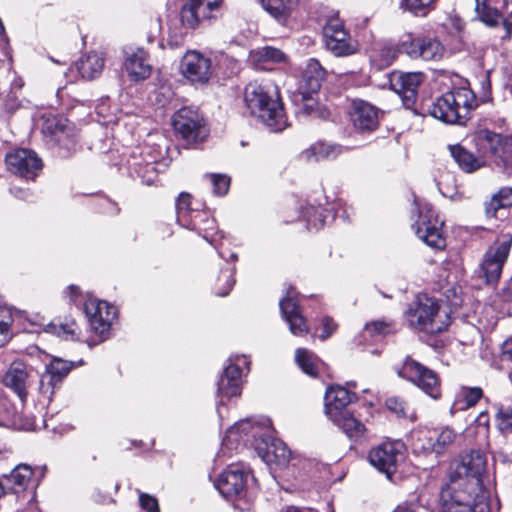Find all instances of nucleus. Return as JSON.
Instances as JSON below:
<instances>
[{"label":"nucleus","instance_id":"nucleus-1","mask_svg":"<svg viewBox=\"0 0 512 512\" xmlns=\"http://www.w3.org/2000/svg\"><path fill=\"white\" fill-rule=\"evenodd\" d=\"M488 494L476 479L470 482L451 478L440 494L441 512H491Z\"/></svg>","mask_w":512,"mask_h":512},{"label":"nucleus","instance_id":"nucleus-2","mask_svg":"<svg viewBox=\"0 0 512 512\" xmlns=\"http://www.w3.org/2000/svg\"><path fill=\"white\" fill-rule=\"evenodd\" d=\"M244 96L252 116L258 118L272 131H282L286 128L287 121L283 106L274 89L252 82L246 86Z\"/></svg>","mask_w":512,"mask_h":512},{"label":"nucleus","instance_id":"nucleus-3","mask_svg":"<svg viewBox=\"0 0 512 512\" xmlns=\"http://www.w3.org/2000/svg\"><path fill=\"white\" fill-rule=\"evenodd\" d=\"M477 100L469 88H457L438 97L429 107L432 117L448 124H465Z\"/></svg>","mask_w":512,"mask_h":512},{"label":"nucleus","instance_id":"nucleus-4","mask_svg":"<svg viewBox=\"0 0 512 512\" xmlns=\"http://www.w3.org/2000/svg\"><path fill=\"white\" fill-rule=\"evenodd\" d=\"M406 318L413 329L429 334L440 333L449 325L448 312L436 298L427 294L417 296L407 309Z\"/></svg>","mask_w":512,"mask_h":512},{"label":"nucleus","instance_id":"nucleus-5","mask_svg":"<svg viewBox=\"0 0 512 512\" xmlns=\"http://www.w3.org/2000/svg\"><path fill=\"white\" fill-rule=\"evenodd\" d=\"M395 371L399 377L409 381L429 397H441V379L438 373L411 356H407Z\"/></svg>","mask_w":512,"mask_h":512},{"label":"nucleus","instance_id":"nucleus-6","mask_svg":"<svg viewBox=\"0 0 512 512\" xmlns=\"http://www.w3.org/2000/svg\"><path fill=\"white\" fill-rule=\"evenodd\" d=\"M512 245L510 234L502 235L486 251L480 265V277L489 285L498 282Z\"/></svg>","mask_w":512,"mask_h":512},{"label":"nucleus","instance_id":"nucleus-7","mask_svg":"<svg viewBox=\"0 0 512 512\" xmlns=\"http://www.w3.org/2000/svg\"><path fill=\"white\" fill-rule=\"evenodd\" d=\"M172 125L187 145L202 142L208 135L203 117L189 107H183L173 115Z\"/></svg>","mask_w":512,"mask_h":512},{"label":"nucleus","instance_id":"nucleus-8","mask_svg":"<svg viewBox=\"0 0 512 512\" xmlns=\"http://www.w3.org/2000/svg\"><path fill=\"white\" fill-rule=\"evenodd\" d=\"M222 0H185L180 19L182 24L195 29L204 21L216 20L222 10Z\"/></svg>","mask_w":512,"mask_h":512},{"label":"nucleus","instance_id":"nucleus-9","mask_svg":"<svg viewBox=\"0 0 512 512\" xmlns=\"http://www.w3.org/2000/svg\"><path fill=\"white\" fill-rule=\"evenodd\" d=\"M399 49L412 59L425 61H439L445 54L444 45L434 37L407 35L401 40Z\"/></svg>","mask_w":512,"mask_h":512},{"label":"nucleus","instance_id":"nucleus-10","mask_svg":"<svg viewBox=\"0 0 512 512\" xmlns=\"http://www.w3.org/2000/svg\"><path fill=\"white\" fill-rule=\"evenodd\" d=\"M8 171L25 179H35L42 171L43 162L31 149L19 148L8 152L5 156Z\"/></svg>","mask_w":512,"mask_h":512},{"label":"nucleus","instance_id":"nucleus-11","mask_svg":"<svg viewBox=\"0 0 512 512\" xmlns=\"http://www.w3.org/2000/svg\"><path fill=\"white\" fill-rule=\"evenodd\" d=\"M84 311L91 329L100 337V341L106 339L116 318V308L106 301L88 298L84 303Z\"/></svg>","mask_w":512,"mask_h":512},{"label":"nucleus","instance_id":"nucleus-12","mask_svg":"<svg viewBox=\"0 0 512 512\" xmlns=\"http://www.w3.org/2000/svg\"><path fill=\"white\" fill-rule=\"evenodd\" d=\"M229 365L225 368L218 381V396L223 399H230L241 394L242 374L244 369L249 370V360L246 356L229 358Z\"/></svg>","mask_w":512,"mask_h":512},{"label":"nucleus","instance_id":"nucleus-13","mask_svg":"<svg viewBox=\"0 0 512 512\" xmlns=\"http://www.w3.org/2000/svg\"><path fill=\"white\" fill-rule=\"evenodd\" d=\"M323 38L327 50L336 57L349 56L356 51V46L349 33L338 18H332L327 21L323 27Z\"/></svg>","mask_w":512,"mask_h":512},{"label":"nucleus","instance_id":"nucleus-14","mask_svg":"<svg viewBox=\"0 0 512 512\" xmlns=\"http://www.w3.org/2000/svg\"><path fill=\"white\" fill-rule=\"evenodd\" d=\"M443 222L438 219L431 207H425L412 225L415 234L428 246L434 249L445 247V238L442 235Z\"/></svg>","mask_w":512,"mask_h":512},{"label":"nucleus","instance_id":"nucleus-15","mask_svg":"<svg viewBox=\"0 0 512 512\" xmlns=\"http://www.w3.org/2000/svg\"><path fill=\"white\" fill-rule=\"evenodd\" d=\"M182 75L194 85H205L212 76L211 59L198 51H188L181 61Z\"/></svg>","mask_w":512,"mask_h":512},{"label":"nucleus","instance_id":"nucleus-16","mask_svg":"<svg viewBox=\"0 0 512 512\" xmlns=\"http://www.w3.org/2000/svg\"><path fill=\"white\" fill-rule=\"evenodd\" d=\"M122 68L134 82L148 79L153 71L149 53L142 47H129L124 50Z\"/></svg>","mask_w":512,"mask_h":512},{"label":"nucleus","instance_id":"nucleus-17","mask_svg":"<svg viewBox=\"0 0 512 512\" xmlns=\"http://www.w3.org/2000/svg\"><path fill=\"white\" fill-rule=\"evenodd\" d=\"M403 444L400 442H385L373 448L369 453L370 463L388 477L396 470L398 461L402 458Z\"/></svg>","mask_w":512,"mask_h":512},{"label":"nucleus","instance_id":"nucleus-18","mask_svg":"<svg viewBox=\"0 0 512 512\" xmlns=\"http://www.w3.org/2000/svg\"><path fill=\"white\" fill-rule=\"evenodd\" d=\"M69 362L55 358L47 366L39 381V391L44 398L50 400L55 389L70 372Z\"/></svg>","mask_w":512,"mask_h":512},{"label":"nucleus","instance_id":"nucleus-19","mask_svg":"<svg viewBox=\"0 0 512 512\" xmlns=\"http://www.w3.org/2000/svg\"><path fill=\"white\" fill-rule=\"evenodd\" d=\"M485 466V455L479 450L471 451L457 465L452 479L463 480V482H470L471 479H476L479 485H483L480 477L485 470Z\"/></svg>","mask_w":512,"mask_h":512},{"label":"nucleus","instance_id":"nucleus-20","mask_svg":"<svg viewBox=\"0 0 512 512\" xmlns=\"http://www.w3.org/2000/svg\"><path fill=\"white\" fill-rule=\"evenodd\" d=\"M246 482L247 475L242 469L229 466L220 474L215 487L223 497L229 498L239 495L244 490Z\"/></svg>","mask_w":512,"mask_h":512},{"label":"nucleus","instance_id":"nucleus-21","mask_svg":"<svg viewBox=\"0 0 512 512\" xmlns=\"http://www.w3.org/2000/svg\"><path fill=\"white\" fill-rule=\"evenodd\" d=\"M325 77V70L318 60L311 58L306 62L299 84V90L303 99H311L312 95L321 88Z\"/></svg>","mask_w":512,"mask_h":512},{"label":"nucleus","instance_id":"nucleus-22","mask_svg":"<svg viewBox=\"0 0 512 512\" xmlns=\"http://www.w3.org/2000/svg\"><path fill=\"white\" fill-rule=\"evenodd\" d=\"M259 426L252 424L250 419L241 420L230 427L222 442V451L224 448L238 449L242 444L246 446L250 443V438L258 435Z\"/></svg>","mask_w":512,"mask_h":512},{"label":"nucleus","instance_id":"nucleus-23","mask_svg":"<svg viewBox=\"0 0 512 512\" xmlns=\"http://www.w3.org/2000/svg\"><path fill=\"white\" fill-rule=\"evenodd\" d=\"M351 119L355 128L361 131H374L379 124L378 109L363 100L352 103Z\"/></svg>","mask_w":512,"mask_h":512},{"label":"nucleus","instance_id":"nucleus-24","mask_svg":"<svg viewBox=\"0 0 512 512\" xmlns=\"http://www.w3.org/2000/svg\"><path fill=\"white\" fill-rule=\"evenodd\" d=\"M424 80L425 75L422 72H407L399 74L392 85L406 104H412Z\"/></svg>","mask_w":512,"mask_h":512},{"label":"nucleus","instance_id":"nucleus-25","mask_svg":"<svg viewBox=\"0 0 512 512\" xmlns=\"http://www.w3.org/2000/svg\"><path fill=\"white\" fill-rule=\"evenodd\" d=\"M29 374L26 365L20 361H14L3 376V383L13 390L21 401L27 397V384Z\"/></svg>","mask_w":512,"mask_h":512},{"label":"nucleus","instance_id":"nucleus-26","mask_svg":"<svg viewBox=\"0 0 512 512\" xmlns=\"http://www.w3.org/2000/svg\"><path fill=\"white\" fill-rule=\"evenodd\" d=\"M353 395L342 386H332L325 394V413L329 418L348 412L345 408L352 402Z\"/></svg>","mask_w":512,"mask_h":512},{"label":"nucleus","instance_id":"nucleus-27","mask_svg":"<svg viewBox=\"0 0 512 512\" xmlns=\"http://www.w3.org/2000/svg\"><path fill=\"white\" fill-rule=\"evenodd\" d=\"M42 132L51 136L55 142L61 143L74 135V127L70 121L62 116L50 115L45 117Z\"/></svg>","mask_w":512,"mask_h":512},{"label":"nucleus","instance_id":"nucleus-28","mask_svg":"<svg viewBox=\"0 0 512 512\" xmlns=\"http://www.w3.org/2000/svg\"><path fill=\"white\" fill-rule=\"evenodd\" d=\"M104 66V57L98 52L87 53L75 63L79 75L85 80H93L99 77Z\"/></svg>","mask_w":512,"mask_h":512},{"label":"nucleus","instance_id":"nucleus-29","mask_svg":"<svg viewBox=\"0 0 512 512\" xmlns=\"http://www.w3.org/2000/svg\"><path fill=\"white\" fill-rule=\"evenodd\" d=\"M33 325L38 326L46 332L56 334L57 336L65 339H79V329L75 321L70 320L65 323H53L45 322V319L41 316L36 315L35 320L32 321Z\"/></svg>","mask_w":512,"mask_h":512},{"label":"nucleus","instance_id":"nucleus-30","mask_svg":"<svg viewBox=\"0 0 512 512\" xmlns=\"http://www.w3.org/2000/svg\"><path fill=\"white\" fill-rule=\"evenodd\" d=\"M473 140L477 153L483 159L488 155L496 154L498 152L502 137L500 134L483 129L474 134Z\"/></svg>","mask_w":512,"mask_h":512},{"label":"nucleus","instance_id":"nucleus-31","mask_svg":"<svg viewBox=\"0 0 512 512\" xmlns=\"http://www.w3.org/2000/svg\"><path fill=\"white\" fill-rule=\"evenodd\" d=\"M448 149L458 166L467 173H472L484 165V160L479 154L474 156L460 144L450 145Z\"/></svg>","mask_w":512,"mask_h":512},{"label":"nucleus","instance_id":"nucleus-32","mask_svg":"<svg viewBox=\"0 0 512 512\" xmlns=\"http://www.w3.org/2000/svg\"><path fill=\"white\" fill-rule=\"evenodd\" d=\"M498 0H475V13L479 21L489 27H496L502 19V12L496 6Z\"/></svg>","mask_w":512,"mask_h":512},{"label":"nucleus","instance_id":"nucleus-33","mask_svg":"<svg viewBox=\"0 0 512 512\" xmlns=\"http://www.w3.org/2000/svg\"><path fill=\"white\" fill-rule=\"evenodd\" d=\"M187 228L191 230H198L202 233L205 240L213 244L216 241L214 231H216V223L213 218H209L204 211H198L193 217L189 219Z\"/></svg>","mask_w":512,"mask_h":512},{"label":"nucleus","instance_id":"nucleus-34","mask_svg":"<svg viewBox=\"0 0 512 512\" xmlns=\"http://www.w3.org/2000/svg\"><path fill=\"white\" fill-rule=\"evenodd\" d=\"M351 439H359L365 433V426L349 412L330 418Z\"/></svg>","mask_w":512,"mask_h":512},{"label":"nucleus","instance_id":"nucleus-35","mask_svg":"<svg viewBox=\"0 0 512 512\" xmlns=\"http://www.w3.org/2000/svg\"><path fill=\"white\" fill-rule=\"evenodd\" d=\"M339 153V146L324 142H316L302 152V157L309 162H318L325 159H334L339 155Z\"/></svg>","mask_w":512,"mask_h":512},{"label":"nucleus","instance_id":"nucleus-36","mask_svg":"<svg viewBox=\"0 0 512 512\" xmlns=\"http://www.w3.org/2000/svg\"><path fill=\"white\" fill-rule=\"evenodd\" d=\"M297 4V0H262L263 8L277 21L285 22Z\"/></svg>","mask_w":512,"mask_h":512},{"label":"nucleus","instance_id":"nucleus-37","mask_svg":"<svg viewBox=\"0 0 512 512\" xmlns=\"http://www.w3.org/2000/svg\"><path fill=\"white\" fill-rule=\"evenodd\" d=\"M435 436L430 430L414 432L412 436V451L417 456H427L435 453Z\"/></svg>","mask_w":512,"mask_h":512},{"label":"nucleus","instance_id":"nucleus-38","mask_svg":"<svg viewBox=\"0 0 512 512\" xmlns=\"http://www.w3.org/2000/svg\"><path fill=\"white\" fill-rule=\"evenodd\" d=\"M295 360L301 370L312 377L318 375L321 360L311 351L305 348H298L295 352Z\"/></svg>","mask_w":512,"mask_h":512},{"label":"nucleus","instance_id":"nucleus-39","mask_svg":"<svg viewBox=\"0 0 512 512\" xmlns=\"http://www.w3.org/2000/svg\"><path fill=\"white\" fill-rule=\"evenodd\" d=\"M291 458V451L281 440H273L267 445V451L263 456L267 463L276 462L279 465H285Z\"/></svg>","mask_w":512,"mask_h":512},{"label":"nucleus","instance_id":"nucleus-40","mask_svg":"<svg viewBox=\"0 0 512 512\" xmlns=\"http://www.w3.org/2000/svg\"><path fill=\"white\" fill-rule=\"evenodd\" d=\"M507 207H512V188L510 187L501 188L490 201L485 203V211L489 217H495L500 208Z\"/></svg>","mask_w":512,"mask_h":512},{"label":"nucleus","instance_id":"nucleus-41","mask_svg":"<svg viewBox=\"0 0 512 512\" xmlns=\"http://www.w3.org/2000/svg\"><path fill=\"white\" fill-rule=\"evenodd\" d=\"M459 400L454 404L457 409H467L475 406L483 397V390L480 387L462 386L458 392Z\"/></svg>","mask_w":512,"mask_h":512},{"label":"nucleus","instance_id":"nucleus-42","mask_svg":"<svg viewBox=\"0 0 512 512\" xmlns=\"http://www.w3.org/2000/svg\"><path fill=\"white\" fill-rule=\"evenodd\" d=\"M32 469L25 464L18 465L10 474L6 477L8 483H11L12 489L15 492L24 490L32 477Z\"/></svg>","mask_w":512,"mask_h":512},{"label":"nucleus","instance_id":"nucleus-43","mask_svg":"<svg viewBox=\"0 0 512 512\" xmlns=\"http://www.w3.org/2000/svg\"><path fill=\"white\" fill-rule=\"evenodd\" d=\"M12 309L0 300V347L5 346L12 337Z\"/></svg>","mask_w":512,"mask_h":512},{"label":"nucleus","instance_id":"nucleus-44","mask_svg":"<svg viewBox=\"0 0 512 512\" xmlns=\"http://www.w3.org/2000/svg\"><path fill=\"white\" fill-rule=\"evenodd\" d=\"M251 56L259 63H280L286 60L285 54L280 49L270 46L253 50Z\"/></svg>","mask_w":512,"mask_h":512},{"label":"nucleus","instance_id":"nucleus-45","mask_svg":"<svg viewBox=\"0 0 512 512\" xmlns=\"http://www.w3.org/2000/svg\"><path fill=\"white\" fill-rule=\"evenodd\" d=\"M435 0H402L401 7L418 17L427 16L434 8Z\"/></svg>","mask_w":512,"mask_h":512},{"label":"nucleus","instance_id":"nucleus-46","mask_svg":"<svg viewBox=\"0 0 512 512\" xmlns=\"http://www.w3.org/2000/svg\"><path fill=\"white\" fill-rule=\"evenodd\" d=\"M433 436H435L434 446H435V454L439 455L443 453L448 447H450L456 440L457 434L454 430L446 427L441 431H432Z\"/></svg>","mask_w":512,"mask_h":512},{"label":"nucleus","instance_id":"nucleus-47","mask_svg":"<svg viewBox=\"0 0 512 512\" xmlns=\"http://www.w3.org/2000/svg\"><path fill=\"white\" fill-rule=\"evenodd\" d=\"M497 412L495 415V422L497 429L502 434L512 433V407L497 405Z\"/></svg>","mask_w":512,"mask_h":512},{"label":"nucleus","instance_id":"nucleus-48","mask_svg":"<svg viewBox=\"0 0 512 512\" xmlns=\"http://www.w3.org/2000/svg\"><path fill=\"white\" fill-rule=\"evenodd\" d=\"M190 195L186 193L180 194L176 203L177 221L180 225L187 227L189 219L195 215L197 211H191Z\"/></svg>","mask_w":512,"mask_h":512},{"label":"nucleus","instance_id":"nucleus-49","mask_svg":"<svg viewBox=\"0 0 512 512\" xmlns=\"http://www.w3.org/2000/svg\"><path fill=\"white\" fill-rule=\"evenodd\" d=\"M234 270L233 269H226L222 270L221 274L217 278L216 284H215V293L218 296H226L232 287L235 284V279L233 277Z\"/></svg>","mask_w":512,"mask_h":512},{"label":"nucleus","instance_id":"nucleus-50","mask_svg":"<svg viewBox=\"0 0 512 512\" xmlns=\"http://www.w3.org/2000/svg\"><path fill=\"white\" fill-rule=\"evenodd\" d=\"M155 162V159L153 161H147L145 165H139L136 169L137 175L142 179V182L147 185H151L157 180Z\"/></svg>","mask_w":512,"mask_h":512},{"label":"nucleus","instance_id":"nucleus-51","mask_svg":"<svg viewBox=\"0 0 512 512\" xmlns=\"http://www.w3.org/2000/svg\"><path fill=\"white\" fill-rule=\"evenodd\" d=\"M387 409L394 413L397 417H408V404L402 398L397 396L389 397L385 403Z\"/></svg>","mask_w":512,"mask_h":512},{"label":"nucleus","instance_id":"nucleus-52","mask_svg":"<svg viewBox=\"0 0 512 512\" xmlns=\"http://www.w3.org/2000/svg\"><path fill=\"white\" fill-rule=\"evenodd\" d=\"M289 324L290 332L295 336H302L308 333L309 329L302 314H293L285 319Z\"/></svg>","mask_w":512,"mask_h":512},{"label":"nucleus","instance_id":"nucleus-53","mask_svg":"<svg viewBox=\"0 0 512 512\" xmlns=\"http://www.w3.org/2000/svg\"><path fill=\"white\" fill-rule=\"evenodd\" d=\"M210 179L213 185V193L217 196L225 195L230 187V178L224 174H211Z\"/></svg>","mask_w":512,"mask_h":512},{"label":"nucleus","instance_id":"nucleus-54","mask_svg":"<svg viewBox=\"0 0 512 512\" xmlns=\"http://www.w3.org/2000/svg\"><path fill=\"white\" fill-rule=\"evenodd\" d=\"M280 310L284 319L292 316L293 314H300L297 301L291 296L283 298L280 303Z\"/></svg>","mask_w":512,"mask_h":512},{"label":"nucleus","instance_id":"nucleus-55","mask_svg":"<svg viewBox=\"0 0 512 512\" xmlns=\"http://www.w3.org/2000/svg\"><path fill=\"white\" fill-rule=\"evenodd\" d=\"M139 503L141 508L146 512H160L157 499L150 494L140 493Z\"/></svg>","mask_w":512,"mask_h":512},{"label":"nucleus","instance_id":"nucleus-56","mask_svg":"<svg viewBox=\"0 0 512 512\" xmlns=\"http://www.w3.org/2000/svg\"><path fill=\"white\" fill-rule=\"evenodd\" d=\"M365 331L371 335H385L391 331V325L384 321H374L366 325Z\"/></svg>","mask_w":512,"mask_h":512},{"label":"nucleus","instance_id":"nucleus-57","mask_svg":"<svg viewBox=\"0 0 512 512\" xmlns=\"http://www.w3.org/2000/svg\"><path fill=\"white\" fill-rule=\"evenodd\" d=\"M321 325H322L323 332L320 335V338L322 340L330 337L332 335V333L336 330V327H337L335 322L329 317H324L322 319Z\"/></svg>","mask_w":512,"mask_h":512},{"label":"nucleus","instance_id":"nucleus-58","mask_svg":"<svg viewBox=\"0 0 512 512\" xmlns=\"http://www.w3.org/2000/svg\"><path fill=\"white\" fill-rule=\"evenodd\" d=\"M505 28V34L502 36L503 40L512 38V12L506 17L500 20Z\"/></svg>","mask_w":512,"mask_h":512},{"label":"nucleus","instance_id":"nucleus-59","mask_svg":"<svg viewBox=\"0 0 512 512\" xmlns=\"http://www.w3.org/2000/svg\"><path fill=\"white\" fill-rule=\"evenodd\" d=\"M481 86H482V90H483V93L481 95V100L483 102H487L488 100H490V87H491L490 79H489L488 75H485L484 78L482 79Z\"/></svg>","mask_w":512,"mask_h":512},{"label":"nucleus","instance_id":"nucleus-60","mask_svg":"<svg viewBox=\"0 0 512 512\" xmlns=\"http://www.w3.org/2000/svg\"><path fill=\"white\" fill-rule=\"evenodd\" d=\"M418 505L414 502H403L399 504L393 512H416Z\"/></svg>","mask_w":512,"mask_h":512},{"label":"nucleus","instance_id":"nucleus-61","mask_svg":"<svg viewBox=\"0 0 512 512\" xmlns=\"http://www.w3.org/2000/svg\"><path fill=\"white\" fill-rule=\"evenodd\" d=\"M502 355L505 359L512 361V336L502 344Z\"/></svg>","mask_w":512,"mask_h":512},{"label":"nucleus","instance_id":"nucleus-62","mask_svg":"<svg viewBox=\"0 0 512 512\" xmlns=\"http://www.w3.org/2000/svg\"><path fill=\"white\" fill-rule=\"evenodd\" d=\"M476 422L478 423V425L480 426H484L486 428L489 427V415L487 412H481L477 419H476Z\"/></svg>","mask_w":512,"mask_h":512},{"label":"nucleus","instance_id":"nucleus-63","mask_svg":"<svg viewBox=\"0 0 512 512\" xmlns=\"http://www.w3.org/2000/svg\"><path fill=\"white\" fill-rule=\"evenodd\" d=\"M68 291L70 294V300L74 303L77 302V296L79 294V288L75 285H71L68 287Z\"/></svg>","mask_w":512,"mask_h":512},{"label":"nucleus","instance_id":"nucleus-64","mask_svg":"<svg viewBox=\"0 0 512 512\" xmlns=\"http://www.w3.org/2000/svg\"><path fill=\"white\" fill-rule=\"evenodd\" d=\"M286 512H312L311 510H301L296 507H289Z\"/></svg>","mask_w":512,"mask_h":512}]
</instances>
